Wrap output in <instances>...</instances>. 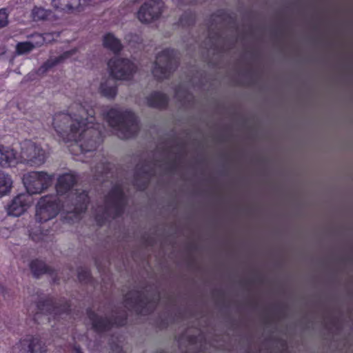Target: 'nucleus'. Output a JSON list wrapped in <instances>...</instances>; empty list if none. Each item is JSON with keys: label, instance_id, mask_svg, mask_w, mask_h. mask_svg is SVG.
Here are the masks:
<instances>
[{"label": "nucleus", "instance_id": "f257e3e1", "mask_svg": "<svg viewBox=\"0 0 353 353\" xmlns=\"http://www.w3.org/2000/svg\"><path fill=\"white\" fill-rule=\"evenodd\" d=\"M95 111L87 101H75L68 112H58L53 117L52 125L65 141H74L81 152L96 150L100 133L93 128Z\"/></svg>", "mask_w": 353, "mask_h": 353}, {"label": "nucleus", "instance_id": "f03ea898", "mask_svg": "<svg viewBox=\"0 0 353 353\" xmlns=\"http://www.w3.org/2000/svg\"><path fill=\"white\" fill-rule=\"evenodd\" d=\"M103 114L110 126L117 131L121 138H130L138 131V123L133 112L110 108Z\"/></svg>", "mask_w": 353, "mask_h": 353}, {"label": "nucleus", "instance_id": "7ed1b4c3", "mask_svg": "<svg viewBox=\"0 0 353 353\" xmlns=\"http://www.w3.org/2000/svg\"><path fill=\"white\" fill-rule=\"evenodd\" d=\"M125 205V197L121 185H116L112 189L105 199L103 206L95 209V219L102 224L105 219L114 217L122 212Z\"/></svg>", "mask_w": 353, "mask_h": 353}, {"label": "nucleus", "instance_id": "20e7f679", "mask_svg": "<svg viewBox=\"0 0 353 353\" xmlns=\"http://www.w3.org/2000/svg\"><path fill=\"white\" fill-rule=\"evenodd\" d=\"M54 175H50L45 171H32L23 175L22 180L28 191L27 194H38L47 189L51 185Z\"/></svg>", "mask_w": 353, "mask_h": 353}, {"label": "nucleus", "instance_id": "39448f33", "mask_svg": "<svg viewBox=\"0 0 353 353\" xmlns=\"http://www.w3.org/2000/svg\"><path fill=\"white\" fill-rule=\"evenodd\" d=\"M72 201L71 206L68 204L63 205V210L65 211L66 215L65 219L68 221H75L80 219L82 212L85 211L88 201L89 196L85 190H77L74 193L70 194Z\"/></svg>", "mask_w": 353, "mask_h": 353}, {"label": "nucleus", "instance_id": "423d86ee", "mask_svg": "<svg viewBox=\"0 0 353 353\" xmlns=\"http://www.w3.org/2000/svg\"><path fill=\"white\" fill-rule=\"evenodd\" d=\"M108 66L110 74L120 80H130L137 70V66L134 62L128 59H119V57H114L108 61Z\"/></svg>", "mask_w": 353, "mask_h": 353}, {"label": "nucleus", "instance_id": "0eeeda50", "mask_svg": "<svg viewBox=\"0 0 353 353\" xmlns=\"http://www.w3.org/2000/svg\"><path fill=\"white\" fill-rule=\"evenodd\" d=\"M61 209V205L54 196L41 197L36 205L35 219L39 223L47 221L56 216Z\"/></svg>", "mask_w": 353, "mask_h": 353}, {"label": "nucleus", "instance_id": "6e6552de", "mask_svg": "<svg viewBox=\"0 0 353 353\" xmlns=\"http://www.w3.org/2000/svg\"><path fill=\"white\" fill-rule=\"evenodd\" d=\"M21 157L27 164L41 165L45 163L47 152L41 145L32 141H25L21 145Z\"/></svg>", "mask_w": 353, "mask_h": 353}, {"label": "nucleus", "instance_id": "1a4fd4ad", "mask_svg": "<svg viewBox=\"0 0 353 353\" xmlns=\"http://www.w3.org/2000/svg\"><path fill=\"white\" fill-rule=\"evenodd\" d=\"M174 67L176 61L173 58L172 50L165 49L157 54L152 72L157 79H164L170 75Z\"/></svg>", "mask_w": 353, "mask_h": 353}, {"label": "nucleus", "instance_id": "9d476101", "mask_svg": "<svg viewBox=\"0 0 353 353\" xmlns=\"http://www.w3.org/2000/svg\"><path fill=\"white\" fill-rule=\"evenodd\" d=\"M165 9L162 0H147L137 12V17L141 23H152L161 17Z\"/></svg>", "mask_w": 353, "mask_h": 353}, {"label": "nucleus", "instance_id": "9b49d317", "mask_svg": "<svg viewBox=\"0 0 353 353\" xmlns=\"http://www.w3.org/2000/svg\"><path fill=\"white\" fill-rule=\"evenodd\" d=\"M45 343L37 336H27L12 347V353H46Z\"/></svg>", "mask_w": 353, "mask_h": 353}, {"label": "nucleus", "instance_id": "f8f14e48", "mask_svg": "<svg viewBox=\"0 0 353 353\" xmlns=\"http://www.w3.org/2000/svg\"><path fill=\"white\" fill-rule=\"evenodd\" d=\"M32 203L31 196L27 193H20L15 196L7 206V212L9 215L13 216H20L24 214L28 207Z\"/></svg>", "mask_w": 353, "mask_h": 353}, {"label": "nucleus", "instance_id": "ddd939ff", "mask_svg": "<svg viewBox=\"0 0 353 353\" xmlns=\"http://www.w3.org/2000/svg\"><path fill=\"white\" fill-rule=\"evenodd\" d=\"M125 305L128 308H135L139 312H145L149 310L150 308L154 307V302H149L145 299V295L140 292H130L125 295Z\"/></svg>", "mask_w": 353, "mask_h": 353}, {"label": "nucleus", "instance_id": "4468645a", "mask_svg": "<svg viewBox=\"0 0 353 353\" xmlns=\"http://www.w3.org/2000/svg\"><path fill=\"white\" fill-rule=\"evenodd\" d=\"M52 38H54L53 34H33L32 40H30V41H21V43H18L15 48L16 52L17 54H26V52L32 51L34 48L41 46L44 42H50Z\"/></svg>", "mask_w": 353, "mask_h": 353}, {"label": "nucleus", "instance_id": "2eb2a0df", "mask_svg": "<svg viewBox=\"0 0 353 353\" xmlns=\"http://www.w3.org/2000/svg\"><path fill=\"white\" fill-rule=\"evenodd\" d=\"M88 319L92 326L96 332H104V330H108L114 323L121 325V321H112V320L108 319L107 316H103V315H99L94 311H88Z\"/></svg>", "mask_w": 353, "mask_h": 353}, {"label": "nucleus", "instance_id": "dca6fc26", "mask_svg": "<svg viewBox=\"0 0 353 353\" xmlns=\"http://www.w3.org/2000/svg\"><path fill=\"white\" fill-rule=\"evenodd\" d=\"M76 182L77 178L74 174H71V172L62 174L57 179L55 188L58 194H65V192H68V191L73 188Z\"/></svg>", "mask_w": 353, "mask_h": 353}, {"label": "nucleus", "instance_id": "f3484780", "mask_svg": "<svg viewBox=\"0 0 353 353\" xmlns=\"http://www.w3.org/2000/svg\"><path fill=\"white\" fill-rule=\"evenodd\" d=\"M74 51L75 50H68L57 57H50L48 60L46 61L40 68H39L37 74H39V75H43V74H46L48 70H50V68H52V67H54L57 64H59L61 61H65L67 58H69L70 55H72Z\"/></svg>", "mask_w": 353, "mask_h": 353}, {"label": "nucleus", "instance_id": "a211bd4d", "mask_svg": "<svg viewBox=\"0 0 353 353\" xmlns=\"http://www.w3.org/2000/svg\"><path fill=\"white\" fill-rule=\"evenodd\" d=\"M99 91L103 96H105V97L114 99L117 92L116 82H114V79H110V78L102 79L99 85Z\"/></svg>", "mask_w": 353, "mask_h": 353}, {"label": "nucleus", "instance_id": "6ab92c4d", "mask_svg": "<svg viewBox=\"0 0 353 353\" xmlns=\"http://www.w3.org/2000/svg\"><path fill=\"white\" fill-rule=\"evenodd\" d=\"M87 0H52V6L54 8L69 10V9H77L85 4Z\"/></svg>", "mask_w": 353, "mask_h": 353}, {"label": "nucleus", "instance_id": "aec40b11", "mask_svg": "<svg viewBox=\"0 0 353 353\" xmlns=\"http://www.w3.org/2000/svg\"><path fill=\"white\" fill-rule=\"evenodd\" d=\"M145 101L149 106H156V108H162L168 103V97L163 92H152L146 97Z\"/></svg>", "mask_w": 353, "mask_h": 353}, {"label": "nucleus", "instance_id": "412c9836", "mask_svg": "<svg viewBox=\"0 0 353 353\" xmlns=\"http://www.w3.org/2000/svg\"><path fill=\"white\" fill-rule=\"evenodd\" d=\"M16 163V153L12 149H7L0 145V165L10 166Z\"/></svg>", "mask_w": 353, "mask_h": 353}, {"label": "nucleus", "instance_id": "4be33fe9", "mask_svg": "<svg viewBox=\"0 0 353 353\" xmlns=\"http://www.w3.org/2000/svg\"><path fill=\"white\" fill-rule=\"evenodd\" d=\"M13 180L10 175L0 171V196H3L12 190Z\"/></svg>", "mask_w": 353, "mask_h": 353}, {"label": "nucleus", "instance_id": "5701e85b", "mask_svg": "<svg viewBox=\"0 0 353 353\" xmlns=\"http://www.w3.org/2000/svg\"><path fill=\"white\" fill-rule=\"evenodd\" d=\"M103 44L105 48L112 50L113 51H119L122 49V44L120 40L115 37L114 34H105L103 39Z\"/></svg>", "mask_w": 353, "mask_h": 353}, {"label": "nucleus", "instance_id": "b1692460", "mask_svg": "<svg viewBox=\"0 0 353 353\" xmlns=\"http://www.w3.org/2000/svg\"><path fill=\"white\" fill-rule=\"evenodd\" d=\"M30 268L34 275H40V274L46 272L48 270L46 264H45L43 261H40V260H34V261H32Z\"/></svg>", "mask_w": 353, "mask_h": 353}, {"label": "nucleus", "instance_id": "393cba45", "mask_svg": "<svg viewBox=\"0 0 353 353\" xmlns=\"http://www.w3.org/2000/svg\"><path fill=\"white\" fill-rule=\"evenodd\" d=\"M50 14L48 10L43 8H34L32 10V15L34 20H45Z\"/></svg>", "mask_w": 353, "mask_h": 353}, {"label": "nucleus", "instance_id": "a878e982", "mask_svg": "<svg viewBox=\"0 0 353 353\" xmlns=\"http://www.w3.org/2000/svg\"><path fill=\"white\" fill-rule=\"evenodd\" d=\"M176 97L179 100H185V99H189L190 95L188 93L185 87H184V85H181L176 90Z\"/></svg>", "mask_w": 353, "mask_h": 353}, {"label": "nucleus", "instance_id": "bb28decb", "mask_svg": "<svg viewBox=\"0 0 353 353\" xmlns=\"http://www.w3.org/2000/svg\"><path fill=\"white\" fill-rule=\"evenodd\" d=\"M8 23V14L6 8H0V28L6 26Z\"/></svg>", "mask_w": 353, "mask_h": 353}, {"label": "nucleus", "instance_id": "cd10ccee", "mask_svg": "<svg viewBox=\"0 0 353 353\" xmlns=\"http://www.w3.org/2000/svg\"><path fill=\"white\" fill-rule=\"evenodd\" d=\"M78 277L80 281H84V282H85V281H88L90 278L89 272H88V270H80L78 273Z\"/></svg>", "mask_w": 353, "mask_h": 353}, {"label": "nucleus", "instance_id": "c85d7f7f", "mask_svg": "<svg viewBox=\"0 0 353 353\" xmlns=\"http://www.w3.org/2000/svg\"><path fill=\"white\" fill-rule=\"evenodd\" d=\"M30 234L34 240H39V236H38L37 234L33 232V231H31Z\"/></svg>", "mask_w": 353, "mask_h": 353}, {"label": "nucleus", "instance_id": "c756f323", "mask_svg": "<svg viewBox=\"0 0 353 353\" xmlns=\"http://www.w3.org/2000/svg\"><path fill=\"white\" fill-rule=\"evenodd\" d=\"M185 1H188V0H185Z\"/></svg>", "mask_w": 353, "mask_h": 353}]
</instances>
